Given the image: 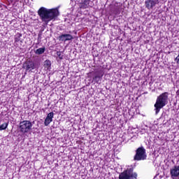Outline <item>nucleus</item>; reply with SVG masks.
<instances>
[{
	"instance_id": "8",
	"label": "nucleus",
	"mask_w": 179,
	"mask_h": 179,
	"mask_svg": "<svg viewBox=\"0 0 179 179\" xmlns=\"http://www.w3.org/2000/svg\"><path fill=\"white\" fill-rule=\"evenodd\" d=\"M73 40V36L69 34H63L59 36V41H71Z\"/></svg>"
},
{
	"instance_id": "16",
	"label": "nucleus",
	"mask_w": 179,
	"mask_h": 179,
	"mask_svg": "<svg viewBox=\"0 0 179 179\" xmlns=\"http://www.w3.org/2000/svg\"><path fill=\"white\" fill-rule=\"evenodd\" d=\"M44 66H45V68H47L48 69L49 68H51V61L45 60L44 62Z\"/></svg>"
},
{
	"instance_id": "6",
	"label": "nucleus",
	"mask_w": 179,
	"mask_h": 179,
	"mask_svg": "<svg viewBox=\"0 0 179 179\" xmlns=\"http://www.w3.org/2000/svg\"><path fill=\"white\" fill-rule=\"evenodd\" d=\"M124 173L127 174L130 179H136L138 178V173L134 172V167L127 168Z\"/></svg>"
},
{
	"instance_id": "14",
	"label": "nucleus",
	"mask_w": 179,
	"mask_h": 179,
	"mask_svg": "<svg viewBox=\"0 0 179 179\" xmlns=\"http://www.w3.org/2000/svg\"><path fill=\"white\" fill-rule=\"evenodd\" d=\"M119 179H131L129 178V176H128V174L124 172V171L121 173L119 176Z\"/></svg>"
},
{
	"instance_id": "1",
	"label": "nucleus",
	"mask_w": 179,
	"mask_h": 179,
	"mask_svg": "<svg viewBox=\"0 0 179 179\" xmlns=\"http://www.w3.org/2000/svg\"><path fill=\"white\" fill-rule=\"evenodd\" d=\"M59 12L57 9H47L41 7L38 10V15L40 16L42 22L48 23L51 20H54L59 15Z\"/></svg>"
},
{
	"instance_id": "10",
	"label": "nucleus",
	"mask_w": 179,
	"mask_h": 179,
	"mask_svg": "<svg viewBox=\"0 0 179 179\" xmlns=\"http://www.w3.org/2000/svg\"><path fill=\"white\" fill-rule=\"evenodd\" d=\"M26 71H33V69H36V64L33 62H27L24 66Z\"/></svg>"
},
{
	"instance_id": "2",
	"label": "nucleus",
	"mask_w": 179,
	"mask_h": 179,
	"mask_svg": "<svg viewBox=\"0 0 179 179\" xmlns=\"http://www.w3.org/2000/svg\"><path fill=\"white\" fill-rule=\"evenodd\" d=\"M169 104V92H164L157 96L154 105L156 115L160 113V110Z\"/></svg>"
},
{
	"instance_id": "7",
	"label": "nucleus",
	"mask_w": 179,
	"mask_h": 179,
	"mask_svg": "<svg viewBox=\"0 0 179 179\" xmlns=\"http://www.w3.org/2000/svg\"><path fill=\"white\" fill-rule=\"evenodd\" d=\"M158 1L157 0H146L145 1V6L148 10H150V9H153L156 5H157Z\"/></svg>"
},
{
	"instance_id": "15",
	"label": "nucleus",
	"mask_w": 179,
	"mask_h": 179,
	"mask_svg": "<svg viewBox=\"0 0 179 179\" xmlns=\"http://www.w3.org/2000/svg\"><path fill=\"white\" fill-rule=\"evenodd\" d=\"M9 125V122H4L3 124L0 125V131H3L8 128V126Z\"/></svg>"
},
{
	"instance_id": "13",
	"label": "nucleus",
	"mask_w": 179,
	"mask_h": 179,
	"mask_svg": "<svg viewBox=\"0 0 179 179\" xmlns=\"http://www.w3.org/2000/svg\"><path fill=\"white\" fill-rule=\"evenodd\" d=\"M44 52H45V48H41L37 49L35 51V54H36V55H41V54H44Z\"/></svg>"
},
{
	"instance_id": "3",
	"label": "nucleus",
	"mask_w": 179,
	"mask_h": 179,
	"mask_svg": "<svg viewBox=\"0 0 179 179\" xmlns=\"http://www.w3.org/2000/svg\"><path fill=\"white\" fill-rule=\"evenodd\" d=\"M33 127V124L29 120H23L20 122L19 129L21 134H27L31 131V128Z\"/></svg>"
},
{
	"instance_id": "19",
	"label": "nucleus",
	"mask_w": 179,
	"mask_h": 179,
	"mask_svg": "<svg viewBox=\"0 0 179 179\" xmlns=\"http://www.w3.org/2000/svg\"><path fill=\"white\" fill-rule=\"evenodd\" d=\"M175 62H176L179 65V55L175 59Z\"/></svg>"
},
{
	"instance_id": "9",
	"label": "nucleus",
	"mask_w": 179,
	"mask_h": 179,
	"mask_svg": "<svg viewBox=\"0 0 179 179\" xmlns=\"http://www.w3.org/2000/svg\"><path fill=\"white\" fill-rule=\"evenodd\" d=\"M52 118H54V113L50 112L48 114L46 118L45 119L44 125L45 127H48L51 122H52Z\"/></svg>"
},
{
	"instance_id": "5",
	"label": "nucleus",
	"mask_w": 179,
	"mask_h": 179,
	"mask_svg": "<svg viewBox=\"0 0 179 179\" xmlns=\"http://www.w3.org/2000/svg\"><path fill=\"white\" fill-rule=\"evenodd\" d=\"M171 178L176 179L179 176V166H174L170 169Z\"/></svg>"
},
{
	"instance_id": "11",
	"label": "nucleus",
	"mask_w": 179,
	"mask_h": 179,
	"mask_svg": "<svg viewBox=\"0 0 179 179\" xmlns=\"http://www.w3.org/2000/svg\"><path fill=\"white\" fill-rule=\"evenodd\" d=\"M101 78L103 76L99 71H95V76L93 78V80L96 82V83L100 84L101 82Z\"/></svg>"
},
{
	"instance_id": "18",
	"label": "nucleus",
	"mask_w": 179,
	"mask_h": 179,
	"mask_svg": "<svg viewBox=\"0 0 179 179\" xmlns=\"http://www.w3.org/2000/svg\"><path fill=\"white\" fill-rule=\"evenodd\" d=\"M57 57H59V59H63V58H64V55H62V54H61V52H57Z\"/></svg>"
},
{
	"instance_id": "17",
	"label": "nucleus",
	"mask_w": 179,
	"mask_h": 179,
	"mask_svg": "<svg viewBox=\"0 0 179 179\" xmlns=\"http://www.w3.org/2000/svg\"><path fill=\"white\" fill-rule=\"evenodd\" d=\"M20 37H22V35H19L18 36H16L15 38V43H19L20 41Z\"/></svg>"
},
{
	"instance_id": "21",
	"label": "nucleus",
	"mask_w": 179,
	"mask_h": 179,
	"mask_svg": "<svg viewBox=\"0 0 179 179\" xmlns=\"http://www.w3.org/2000/svg\"><path fill=\"white\" fill-rule=\"evenodd\" d=\"M16 1H19V0H16Z\"/></svg>"
},
{
	"instance_id": "20",
	"label": "nucleus",
	"mask_w": 179,
	"mask_h": 179,
	"mask_svg": "<svg viewBox=\"0 0 179 179\" xmlns=\"http://www.w3.org/2000/svg\"><path fill=\"white\" fill-rule=\"evenodd\" d=\"M176 93H177V94H179V90H178Z\"/></svg>"
},
{
	"instance_id": "12",
	"label": "nucleus",
	"mask_w": 179,
	"mask_h": 179,
	"mask_svg": "<svg viewBox=\"0 0 179 179\" xmlns=\"http://www.w3.org/2000/svg\"><path fill=\"white\" fill-rule=\"evenodd\" d=\"M90 0H84L81 3H80V9H87L90 5Z\"/></svg>"
},
{
	"instance_id": "4",
	"label": "nucleus",
	"mask_w": 179,
	"mask_h": 179,
	"mask_svg": "<svg viewBox=\"0 0 179 179\" xmlns=\"http://www.w3.org/2000/svg\"><path fill=\"white\" fill-rule=\"evenodd\" d=\"M146 157H148V155H146V150L145 148L141 146L136 150V155H134V160H136L137 162L146 160Z\"/></svg>"
}]
</instances>
